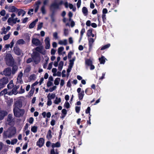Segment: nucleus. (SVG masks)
Instances as JSON below:
<instances>
[{
  "label": "nucleus",
  "mask_w": 154,
  "mask_h": 154,
  "mask_svg": "<svg viewBox=\"0 0 154 154\" xmlns=\"http://www.w3.org/2000/svg\"><path fill=\"white\" fill-rule=\"evenodd\" d=\"M43 23L42 22L40 23L38 26L37 29L38 30L40 29L42 27Z\"/></svg>",
  "instance_id": "nucleus-50"
},
{
  "label": "nucleus",
  "mask_w": 154,
  "mask_h": 154,
  "mask_svg": "<svg viewBox=\"0 0 154 154\" xmlns=\"http://www.w3.org/2000/svg\"><path fill=\"white\" fill-rule=\"evenodd\" d=\"M45 42L46 45L45 48L48 49L50 47V39L49 37H46L45 40Z\"/></svg>",
  "instance_id": "nucleus-11"
},
{
  "label": "nucleus",
  "mask_w": 154,
  "mask_h": 154,
  "mask_svg": "<svg viewBox=\"0 0 154 154\" xmlns=\"http://www.w3.org/2000/svg\"><path fill=\"white\" fill-rule=\"evenodd\" d=\"M81 88H78L77 90V92L78 93V96L79 99V100H81L82 99L84 96V91H81Z\"/></svg>",
  "instance_id": "nucleus-6"
},
{
  "label": "nucleus",
  "mask_w": 154,
  "mask_h": 154,
  "mask_svg": "<svg viewBox=\"0 0 154 154\" xmlns=\"http://www.w3.org/2000/svg\"><path fill=\"white\" fill-rule=\"evenodd\" d=\"M23 76V73L21 71L19 73L17 78V82L21 84L23 83V81L22 79V77Z\"/></svg>",
  "instance_id": "nucleus-12"
},
{
  "label": "nucleus",
  "mask_w": 154,
  "mask_h": 154,
  "mask_svg": "<svg viewBox=\"0 0 154 154\" xmlns=\"http://www.w3.org/2000/svg\"><path fill=\"white\" fill-rule=\"evenodd\" d=\"M64 107L66 109H68L70 107L69 103L68 101H66L65 102L64 105Z\"/></svg>",
  "instance_id": "nucleus-45"
},
{
  "label": "nucleus",
  "mask_w": 154,
  "mask_h": 154,
  "mask_svg": "<svg viewBox=\"0 0 154 154\" xmlns=\"http://www.w3.org/2000/svg\"><path fill=\"white\" fill-rule=\"evenodd\" d=\"M47 97V105L48 106H50L52 105V102L51 100L50 99L49 97L48 96Z\"/></svg>",
  "instance_id": "nucleus-37"
},
{
  "label": "nucleus",
  "mask_w": 154,
  "mask_h": 154,
  "mask_svg": "<svg viewBox=\"0 0 154 154\" xmlns=\"http://www.w3.org/2000/svg\"><path fill=\"white\" fill-rule=\"evenodd\" d=\"M8 11L10 12H16L18 11V10L14 6H10L8 8Z\"/></svg>",
  "instance_id": "nucleus-17"
},
{
  "label": "nucleus",
  "mask_w": 154,
  "mask_h": 154,
  "mask_svg": "<svg viewBox=\"0 0 154 154\" xmlns=\"http://www.w3.org/2000/svg\"><path fill=\"white\" fill-rule=\"evenodd\" d=\"M5 10H2L0 12V14L2 16H5Z\"/></svg>",
  "instance_id": "nucleus-61"
},
{
  "label": "nucleus",
  "mask_w": 154,
  "mask_h": 154,
  "mask_svg": "<svg viewBox=\"0 0 154 154\" xmlns=\"http://www.w3.org/2000/svg\"><path fill=\"white\" fill-rule=\"evenodd\" d=\"M31 69V68L29 67H27L24 70L25 72H29Z\"/></svg>",
  "instance_id": "nucleus-59"
},
{
  "label": "nucleus",
  "mask_w": 154,
  "mask_h": 154,
  "mask_svg": "<svg viewBox=\"0 0 154 154\" xmlns=\"http://www.w3.org/2000/svg\"><path fill=\"white\" fill-rule=\"evenodd\" d=\"M46 137L49 140L51 139L52 138V132L50 130H49L48 131L46 135Z\"/></svg>",
  "instance_id": "nucleus-23"
},
{
  "label": "nucleus",
  "mask_w": 154,
  "mask_h": 154,
  "mask_svg": "<svg viewBox=\"0 0 154 154\" xmlns=\"http://www.w3.org/2000/svg\"><path fill=\"white\" fill-rule=\"evenodd\" d=\"M53 75L54 76H57L59 77H60L61 75V73L60 72L58 71L57 72H56V73L53 74Z\"/></svg>",
  "instance_id": "nucleus-52"
},
{
  "label": "nucleus",
  "mask_w": 154,
  "mask_h": 154,
  "mask_svg": "<svg viewBox=\"0 0 154 154\" xmlns=\"http://www.w3.org/2000/svg\"><path fill=\"white\" fill-rule=\"evenodd\" d=\"M11 68L8 67L5 69L3 71V74L6 76H9L11 73Z\"/></svg>",
  "instance_id": "nucleus-8"
},
{
  "label": "nucleus",
  "mask_w": 154,
  "mask_h": 154,
  "mask_svg": "<svg viewBox=\"0 0 154 154\" xmlns=\"http://www.w3.org/2000/svg\"><path fill=\"white\" fill-rule=\"evenodd\" d=\"M37 127L36 126L32 127L31 128V131L34 133H35L37 131Z\"/></svg>",
  "instance_id": "nucleus-42"
},
{
  "label": "nucleus",
  "mask_w": 154,
  "mask_h": 154,
  "mask_svg": "<svg viewBox=\"0 0 154 154\" xmlns=\"http://www.w3.org/2000/svg\"><path fill=\"white\" fill-rule=\"evenodd\" d=\"M14 51L16 54L18 55L23 56V53H22L21 50L17 47L14 48Z\"/></svg>",
  "instance_id": "nucleus-10"
},
{
  "label": "nucleus",
  "mask_w": 154,
  "mask_h": 154,
  "mask_svg": "<svg viewBox=\"0 0 154 154\" xmlns=\"http://www.w3.org/2000/svg\"><path fill=\"white\" fill-rule=\"evenodd\" d=\"M13 87V81H11L8 85V88H11Z\"/></svg>",
  "instance_id": "nucleus-40"
},
{
  "label": "nucleus",
  "mask_w": 154,
  "mask_h": 154,
  "mask_svg": "<svg viewBox=\"0 0 154 154\" xmlns=\"http://www.w3.org/2000/svg\"><path fill=\"white\" fill-rule=\"evenodd\" d=\"M9 92L8 91V89H5L1 92L0 93V95L1 96H2L6 94H8Z\"/></svg>",
  "instance_id": "nucleus-26"
},
{
  "label": "nucleus",
  "mask_w": 154,
  "mask_h": 154,
  "mask_svg": "<svg viewBox=\"0 0 154 154\" xmlns=\"http://www.w3.org/2000/svg\"><path fill=\"white\" fill-rule=\"evenodd\" d=\"M5 60L6 64L8 66L13 65L14 61V58L10 54H6Z\"/></svg>",
  "instance_id": "nucleus-3"
},
{
  "label": "nucleus",
  "mask_w": 154,
  "mask_h": 154,
  "mask_svg": "<svg viewBox=\"0 0 154 154\" xmlns=\"http://www.w3.org/2000/svg\"><path fill=\"white\" fill-rule=\"evenodd\" d=\"M85 63L88 66L91 65L92 63V61L90 59L86 60L85 61Z\"/></svg>",
  "instance_id": "nucleus-46"
},
{
  "label": "nucleus",
  "mask_w": 154,
  "mask_h": 154,
  "mask_svg": "<svg viewBox=\"0 0 154 154\" xmlns=\"http://www.w3.org/2000/svg\"><path fill=\"white\" fill-rule=\"evenodd\" d=\"M110 46V45L109 44H107L103 46L101 48V50H103L106 48H109Z\"/></svg>",
  "instance_id": "nucleus-44"
},
{
  "label": "nucleus",
  "mask_w": 154,
  "mask_h": 154,
  "mask_svg": "<svg viewBox=\"0 0 154 154\" xmlns=\"http://www.w3.org/2000/svg\"><path fill=\"white\" fill-rule=\"evenodd\" d=\"M44 143V140L42 138H39L38 141L37 142V145L39 147H42Z\"/></svg>",
  "instance_id": "nucleus-13"
},
{
  "label": "nucleus",
  "mask_w": 154,
  "mask_h": 154,
  "mask_svg": "<svg viewBox=\"0 0 154 154\" xmlns=\"http://www.w3.org/2000/svg\"><path fill=\"white\" fill-rule=\"evenodd\" d=\"M51 154H58L57 150L56 149L55 150L54 149H52L50 152Z\"/></svg>",
  "instance_id": "nucleus-38"
},
{
  "label": "nucleus",
  "mask_w": 154,
  "mask_h": 154,
  "mask_svg": "<svg viewBox=\"0 0 154 154\" xmlns=\"http://www.w3.org/2000/svg\"><path fill=\"white\" fill-rule=\"evenodd\" d=\"M43 49V48L42 47H37L36 48V50L40 53Z\"/></svg>",
  "instance_id": "nucleus-54"
},
{
  "label": "nucleus",
  "mask_w": 154,
  "mask_h": 154,
  "mask_svg": "<svg viewBox=\"0 0 154 154\" xmlns=\"http://www.w3.org/2000/svg\"><path fill=\"white\" fill-rule=\"evenodd\" d=\"M63 65V62L62 61H61L59 63L58 67V69L59 70L61 71L62 69Z\"/></svg>",
  "instance_id": "nucleus-32"
},
{
  "label": "nucleus",
  "mask_w": 154,
  "mask_h": 154,
  "mask_svg": "<svg viewBox=\"0 0 154 154\" xmlns=\"http://www.w3.org/2000/svg\"><path fill=\"white\" fill-rule=\"evenodd\" d=\"M17 142V139H14L11 141V144L12 145H14L16 144Z\"/></svg>",
  "instance_id": "nucleus-56"
},
{
  "label": "nucleus",
  "mask_w": 154,
  "mask_h": 154,
  "mask_svg": "<svg viewBox=\"0 0 154 154\" xmlns=\"http://www.w3.org/2000/svg\"><path fill=\"white\" fill-rule=\"evenodd\" d=\"M7 121L8 122L9 124L11 123L13 121L12 115L11 114H9L8 115L7 119Z\"/></svg>",
  "instance_id": "nucleus-25"
},
{
  "label": "nucleus",
  "mask_w": 154,
  "mask_h": 154,
  "mask_svg": "<svg viewBox=\"0 0 154 154\" xmlns=\"http://www.w3.org/2000/svg\"><path fill=\"white\" fill-rule=\"evenodd\" d=\"M57 88V87L56 86H54L53 87L50 88L49 89V91L50 92H52L55 90Z\"/></svg>",
  "instance_id": "nucleus-47"
},
{
  "label": "nucleus",
  "mask_w": 154,
  "mask_h": 154,
  "mask_svg": "<svg viewBox=\"0 0 154 154\" xmlns=\"http://www.w3.org/2000/svg\"><path fill=\"white\" fill-rule=\"evenodd\" d=\"M34 11V9L33 8L29 10L28 12V14L29 15L31 16L33 14V13Z\"/></svg>",
  "instance_id": "nucleus-49"
},
{
  "label": "nucleus",
  "mask_w": 154,
  "mask_h": 154,
  "mask_svg": "<svg viewBox=\"0 0 154 154\" xmlns=\"http://www.w3.org/2000/svg\"><path fill=\"white\" fill-rule=\"evenodd\" d=\"M48 96L49 98L51 100V99H54L55 98L56 96V95L54 93H52L51 94L49 93L47 97Z\"/></svg>",
  "instance_id": "nucleus-31"
},
{
  "label": "nucleus",
  "mask_w": 154,
  "mask_h": 154,
  "mask_svg": "<svg viewBox=\"0 0 154 154\" xmlns=\"http://www.w3.org/2000/svg\"><path fill=\"white\" fill-rule=\"evenodd\" d=\"M60 80V78H56L54 80V84L56 85H58L59 84Z\"/></svg>",
  "instance_id": "nucleus-29"
},
{
  "label": "nucleus",
  "mask_w": 154,
  "mask_h": 154,
  "mask_svg": "<svg viewBox=\"0 0 154 154\" xmlns=\"http://www.w3.org/2000/svg\"><path fill=\"white\" fill-rule=\"evenodd\" d=\"M106 58L102 56L101 58H99V61L100 64H104L105 62Z\"/></svg>",
  "instance_id": "nucleus-30"
},
{
  "label": "nucleus",
  "mask_w": 154,
  "mask_h": 154,
  "mask_svg": "<svg viewBox=\"0 0 154 154\" xmlns=\"http://www.w3.org/2000/svg\"><path fill=\"white\" fill-rule=\"evenodd\" d=\"M62 112L63 114V117H64L66 115L67 111L65 109H63L62 110Z\"/></svg>",
  "instance_id": "nucleus-48"
},
{
  "label": "nucleus",
  "mask_w": 154,
  "mask_h": 154,
  "mask_svg": "<svg viewBox=\"0 0 154 154\" xmlns=\"http://www.w3.org/2000/svg\"><path fill=\"white\" fill-rule=\"evenodd\" d=\"M8 81L7 78L3 77L0 79V90L3 88L8 82Z\"/></svg>",
  "instance_id": "nucleus-5"
},
{
  "label": "nucleus",
  "mask_w": 154,
  "mask_h": 154,
  "mask_svg": "<svg viewBox=\"0 0 154 154\" xmlns=\"http://www.w3.org/2000/svg\"><path fill=\"white\" fill-rule=\"evenodd\" d=\"M72 67V66H69L68 68V69H67V72L68 73V76L69 75V73L70 72Z\"/></svg>",
  "instance_id": "nucleus-57"
},
{
  "label": "nucleus",
  "mask_w": 154,
  "mask_h": 154,
  "mask_svg": "<svg viewBox=\"0 0 154 154\" xmlns=\"http://www.w3.org/2000/svg\"><path fill=\"white\" fill-rule=\"evenodd\" d=\"M25 43V41L23 39H20L17 40L16 44L18 45H23Z\"/></svg>",
  "instance_id": "nucleus-28"
},
{
  "label": "nucleus",
  "mask_w": 154,
  "mask_h": 154,
  "mask_svg": "<svg viewBox=\"0 0 154 154\" xmlns=\"http://www.w3.org/2000/svg\"><path fill=\"white\" fill-rule=\"evenodd\" d=\"M11 29V27L9 26H7L6 28L3 27L1 29L2 32L1 34H6L7 32L9 31Z\"/></svg>",
  "instance_id": "nucleus-9"
},
{
  "label": "nucleus",
  "mask_w": 154,
  "mask_h": 154,
  "mask_svg": "<svg viewBox=\"0 0 154 154\" xmlns=\"http://www.w3.org/2000/svg\"><path fill=\"white\" fill-rule=\"evenodd\" d=\"M60 146V143L57 142L55 143H53L51 144V147L52 148H54L55 147H59Z\"/></svg>",
  "instance_id": "nucleus-33"
},
{
  "label": "nucleus",
  "mask_w": 154,
  "mask_h": 154,
  "mask_svg": "<svg viewBox=\"0 0 154 154\" xmlns=\"http://www.w3.org/2000/svg\"><path fill=\"white\" fill-rule=\"evenodd\" d=\"M41 11L43 14H45L46 13V11L45 9V6L43 5L41 8Z\"/></svg>",
  "instance_id": "nucleus-36"
},
{
  "label": "nucleus",
  "mask_w": 154,
  "mask_h": 154,
  "mask_svg": "<svg viewBox=\"0 0 154 154\" xmlns=\"http://www.w3.org/2000/svg\"><path fill=\"white\" fill-rule=\"evenodd\" d=\"M18 16H20L22 14V16H23L26 13V11L22 9L18 10Z\"/></svg>",
  "instance_id": "nucleus-22"
},
{
  "label": "nucleus",
  "mask_w": 154,
  "mask_h": 154,
  "mask_svg": "<svg viewBox=\"0 0 154 154\" xmlns=\"http://www.w3.org/2000/svg\"><path fill=\"white\" fill-rule=\"evenodd\" d=\"M92 29H89L87 31V35L88 37H90L92 33Z\"/></svg>",
  "instance_id": "nucleus-41"
},
{
  "label": "nucleus",
  "mask_w": 154,
  "mask_h": 154,
  "mask_svg": "<svg viewBox=\"0 0 154 154\" xmlns=\"http://www.w3.org/2000/svg\"><path fill=\"white\" fill-rule=\"evenodd\" d=\"M19 88V86L18 85L14 87L12 90L11 92H9L8 94V95H11L13 94L14 95L17 94L18 93V92L17 91V89Z\"/></svg>",
  "instance_id": "nucleus-7"
},
{
  "label": "nucleus",
  "mask_w": 154,
  "mask_h": 154,
  "mask_svg": "<svg viewBox=\"0 0 154 154\" xmlns=\"http://www.w3.org/2000/svg\"><path fill=\"white\" fill-rule=\"evenodd\" d=\"M53 37L55 39H57L58 38V33L55 32L53 33Z\"/></svg>",
  "instance_id": "nucleus-53"
},
{
  "label": "nucleus",
  "mask_w": 154,
  "mask_h": 154,
  "mask_svg": "<svg viewBox=\"0 0 154 154\" xmlns=\"http://www.w3.org/2000/svg\"><path fill=\"white\" fill-rule=\"evenodd\" d=\"M85 32V30L84 28H83L82 29L80 32L81 38L82 37L84 33Z\"/></svg>",
  "instance_id": "nucleus-60"
},
{
  "label": "nucleus",
  "mask_w": 154,
  "mask_h": 154,
  "mask_svg": "<svg viewBox=\"0 0 154 154\" xmlns=\"http://www.w3.org/2000/svg\"><path fill=\"white\" fill-rule=\"evenodd\" d=\"M20 22V20L18 19V18L17 17L12 18L10 17L8 18L7 21L8 24L12 26H13L14 24H16L17 22L19 23Z\"/></svg>",
  "instance_id": "nucleus-4"
},
{
  "label": "nucleus",
  "mask_w": 154,
  "mask_h": 154,
  "mask_svg": "<svg viewBox=\"0 0 154 154\" xmlns=\"http://www.w3.org/2000/svg\"><path fill=\"white\" fill-rule=\"evenodd\" d=\"M82 11L85 15L88 14V10L85 7H83L82 9Z\"/></svg>",
  "instance_id": "nucleus-34"
},
{
  "label": "nucleus",
  "mask_w": 154,
  "mask_h": 154,
  "mask_svg": "<svg viewBox=\"0 0 154 154\" xmlns=\"http://www.w3.org/2000/svg\"><path fill=\"white\" fill-rule=\"evenodd\" d=\"M80 107L76 106L75 107V111L77 113H79L80 110Z\"/></svg>",
  "instance_id": "nucleus-62"
},
{
  "label": "nucleus",
  "mask_w": 154,
  "mask_h": 154,
  "mask_svg": "<svg viewBox=\"0 0 154 154\" xmlns=\"http://www.w3.org/2000/svg\"><path fill=\"white\" fill-rule=\"evenodd\" d=\"M16 129L15 127H11L9 128L3 133L4 137L11 138L16 133Z\"/></svg>",
  "instance_id": "nucleus-2"
},
{
  "label": "nucleus",
  "mask_w": 154,
  "mask_h": 154,
  "mask_svg": "<svg viewBox=\"0 0 154 154\" xmlns=\"http://www.w3.org/2000/svg\"><path fill=\"white\" fill-rule=\"evenodd\" d=\"M64 48L63 47H60L58 48V52L59 55L62 54V52L64 50Z\"/></svg>",
  "instance_id": "nucleus-35"
},
{
  "label": "nucleus",
  "mask_w": 154,
  "mask_h": 154,
  "mask_svg": "<svg viewBox=\"0 0 154 154\" xmlns=\"http://www.w3.org/2000/svg\"><path fill=\"white\" fill-rule=\"evenodd\" d=\"M32 44L36 46H38L40 45V40L37 38H32Z\"/></svg>",
  "instance_id": "nucleus-14"
},
{
  "label": "nucleus",
  "mask_w": 154,
  "mask_h": 154,
  "mask_svg": "<svg viewBox=\"0 0 154 154\" xmlns=\"http://www.w3.org/2000/svg\"><path fill=\"white\" fill-rule=\"evenodd\" d=\"M53 84V82L50 81H48L47 82V85L48 87H49L52 86Z\"/></svg>",
  "instance_id": "nucleus-58"
},
{
  "label": "nucleus",
  "mask_w": 154,
  "mask_h": 154,
  "mask_svg": "<svg viewBox=\"0 0 154 154\" xmlns=\"http://www.w3.org/2000/svg\"><path fill=\"white\" fill-rule=\"evenodd\" d=\"M51 7L54 9H58L59 8V4L55 2L51 4Z\"/></svg>",
  "instance_id": "nucleus-21"
},
{
  "label": "nucleus",
  "mask_w": 154,
  "mask_h": 154,
  "mask_svg": "<svg viewBox=\"0 0 154 154\" xmlns=\"http://www.w3.org/2000/svg\"><path fill=\"white\" fill-rule=\"evenodd\" d=\"M41 3V2L38 1L36 2L35 4L34 5V8L35 9V12H37L39 9V6Z\"/></svg>",
  "instance_id": "nucleus-16"
},
{
  "label": "nucleus",
  "mask_w": 154,
  "mask_h": 154,
  "mask_svg": "<svg viewBox=\"0 0 154 154\" xmlns=\"http://www.w3.org/2000/svg\"><path fill=\"white\" fill-rule=\"evenodd\" d=\"M94 39L91 38H88V45L89 46V48H92L93 43L94 42Z\"/></svg>",
  "instance_id": "nucleus-18"
},
{
  "label": "nucleus",
  "mask_w": 154,
  "mask_h": 154,
  "mask_svg": "<svg viewBox=\"0 0 154 154\" xmlns=\"http://www.w3.org/2000/svg\"><path fill=\"white\" fill-rule=\"evenodd\" d=\"M34 121V119L32 117L30 118L28 120V122L30 124H32Z\"/></svg>",
  "instance_id": "nucleus-64"
},
{
  "label": "nucleus",
  "mask_w": 154,
  "mask_h": 154,
  "mask_svg": "<svg viewBox=\"0 0 154 154\" xmlns=\"http://www.w3.org/2000/svg\"><path fill=\"white\" fill-rule=\"evenodd\" d=\"M38 19H36L35 21H33L32 23H31L29 26V27L30 29L33 28L36 24V23L38 21Z\"/></svg>",
  "instance_id": "nucleus-19"
},
{
  "label": "nucleus",
  "mask_w": 154,
  "mask_h": 154,
  "mask_svg": "<svg viewBox=\"0 0 154 154\" xmlns=\"http://www.w3.org/2000/svg\"><path fill=\"white\" fill-rule=\"evenodd\" d=\"M68 7H69L70 9H72V10L73 11H75L76 8H73V5L72 4H69Z\"/></svg>",
  "instance_id": "nucleus-55"
},
{
  "label": "nucleus",
  "mask_w": 154,
  "mask_h": 154,
  "mask_svg": "<svg viewBox=\"0 0 154 154\" xmlns=\"http://www.w3.org/2000/svg\"><path fill=\"white\" fill-rule=\"evenodd\" d=\"M58 44L60 45H66L67 44V40L66 39H64L60 40L59 41Z\"/></svg>",
  "instance_id": "nucleus-27"
},
{
  "label": "nucleus",
  "mask_w": 154,
  "mask_h": 154,
  "mask_svg": "<svg viewBox=\"0 0 154 154\" xmlns=\"http://www.w3.org/2000/svg\"><path fill=\"white\" fill-rule=\"evenodd\" d=\"M36 75L35 74L31 75L29 77V79L30 80H34L36 79Z\"/></svg>",
  "instance_id": "nucleus-43"
},
{
  "label": "nucleus",
  "mask_w": 154,
  "mask_h": 154,
  "mask_svg": "<svg viewBox=\"0 0 154 154\" xmlns=\"http://www.w3.org/2000/svg\"><path fill=\"white\" fill-rule=\"evenodd\" d=\"M21 105L18 102H16L14 105V115L16 117H20L22 116L25 112V111L23 109H19Z\"/></svg>",
  "instance_id": "nucleus-1"
},
{
  "label": "nucleus",
  "mask_w": 154,
  "mask_h": 154,
  "mask_svg": "<svg viewBox=\"0 0 154 154\" xmlns=\"http://www.w3.org/2000/svg\"><path fill=\"white\" fill-rule=\"evenodd\" d=\"M69 34V31L68 29H64V34L65 35L67 36Z\"/></svg>",
  "instance_id": "nucleus-63"
},
{
  "label": "nucleus",
  "mask_w": 154,
  "mask_h": 154,
  "mask_svg": "<svg viewBox=\"0 0 154 154\" xmlns=\"http://www.w3.org/2000/svg\"><path fill=\"white\" fill-rule=\"evenodd\" d=\"M11 34V32H9L8 34L5 35L3 37V40L4 41H6L8 39Z\"/></svg>",
  "instance_id": "nucleus-24"
},
{
  "label": "nucleus",
  "mask_w": 154,
  "mask_h": 154,
  "mask_svg": "<svg viewBox=\"0 0 154 154\" xmlns=\"http://www.w3.org/2000/svg\"><path fill=\"white\" fill-rule=\"evenodd\" d=\"M7 113V112L5 111L0 110V120H2Z\"/></svg>",
  "instance_id": "nucleus-15"
},
{
  "label": "nucleus",
  "mask_w": 154,
  "mask_h": 154,
  "mask_svg": "<svg viewBox=\"0 0 154 154\" xmlns=\"http://www.w3.org/2000/svg\"><path fill=\"white\" fill-rule=\"evenodd\" d=\"M35 88H31V89L29 93V95L31 96H32L34 92Z\"/></svg>",
  "instance_id": "nucleus-39"
},
{
  "label": "nucleus",
  "mask_w": 154,
  "mask_h": 154,
  "mask_svg": "<svg viewBox=\"0 0 154 154\" xmlns=\"http://www.w3.org/2000/svg\"><path fill=\"white\" fill-rule=\"evenodd\" d=\"M61 99L60 97H56L54 101V103L55 104L57 105L59 104V103L61 102Z\"/></svg>",
  "instance_id": "nucleus-20"
},
{
  "label": "nucleus",
  "mask_w": 154,
  "mask_h": 154,
  "mask_svg": "<svg viewBox=\"0 0 154 154\" xmlns=\"http://www.w3.org/2000/svg\"><path fill=\"white\" fill-rule=\"evenodd\" d=\"M36 58L37 59V60H35V57H33V61L35 63V64H37L39 62L40 60H39L38 57H36Z\"/></svg>",
  "instance_id": "nucleus-51"
}]
</instances>
